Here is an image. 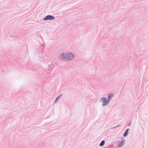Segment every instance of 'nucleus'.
Returning <instances> with one entry per match:
<instances>
[{
    "label": "nucleus",
    "mask_w": 148,
    "mask_h": 148,
    "mask_svg": "<svg viewBox=\"0 0 148 148\" xmlns=\"http://www.w3.org/2000/svg\"><path fill=\"white\" fill-rule=\"evenodd\" d=\"M74 57L73 54L71 53H62V55H60V58L61 59H66L68 60L72 59Z\"/></svg>",
    "instance_id": "f257e3e1"
},
{
    "label": "nucleus",
    "mask_w": 148,
    "mask_h": 148,
    "mask_svg": "<svg viewBox=\"0 0 148 148\" xmlns=\"http://www.w3.org/2000/svg\"><path fill=\"white\" fill-rule=\"evenodd\" d=\"M101 100L103 101V106L107 105L109 102V101H108L107 99L105 97L102 98Z\"/></svg>",
    "instance_id": "f03ea898"
},
{
    "label": "nucleus",
    "mask_w": 148,
    "mask_h": 148,
    "mask_svg": "<svg viewBox=\"0 0 148 148\" xmlns=\"http://www.w3.org/2000/svg\"><path fill=\"white\" fill-rule=\"evenodd\" d=\"M54 17L51 15H48L44 19V20H52L54 19Z\"/></svg>",
    "instance_id": "7ed1b4c3"
},
{
    "label": "nucleus",
    "mask_w": 148,
    "mask_h": 148,
    "mask_svg": "<svg viewBox=\"0 0 148 148\" xmlns=\"http://www.w3.org/2000/svg\"><path fill=\"white\" fill-rule=\"evenodd\" d=\"M125 142V140H123L120 143H119L118 145V146L119 147H121L122 146L123 144H124Z\"/></svg>",
    "instance_id": "20e7f679"
},
{
    "label": "nucleus",
    "mask_w": 148,
    "mask_h": 148,
    "mask_svg": "<svg viewBox=\"0 0 148 148\" xmlns=\"http://www.w3.org/2000/svg\"><path fill=\"white\" fill-rule=\"evenodd\" d=\"M113 96V95L112 94H109L108 96V99L109 100H110V99Z\"/></svg>",
    "instance_id": "39448f33"
},
{
    "label": "nucleus",
    "mask_w": 148,
    "mask_h": 148,
    "mask_svg": "<svg viewBox=\"0 0 148 148\" xmlns=\"http://www.w3.org/2000/svg\"><path fill=\"white\" fill-rule=\"evenodd\" d=\"M128 129H127L126 130L125 132V133L124 134V136H125L127 135L128 132Z\"/></svg>",
    "instance_id": "423d86ee"
},
{
    "label": "nucleus",
    "mask_w": 148,
    "mask_h": 148,
    "mask_svg": "<svg viewBox=\"0 0 148 148\" xmlns=\"http://www.w3.org/2000/svg\"><path fill=\"white\" fill-rule=\"evenodd\" d=\"M105 144V141L104 140H103L102 141L101 143H100V144L99 145L100 146H102L103 145Z\"/></svg>",
    "instance_id": "0eeeda50"
},
{
    "label": "nucleus",
    "mask_w": 148,
    "mask_h": 148,
    "mask_svg": "<svg viewBox=\"0 0 148 148\" xmlns=\"http://www.w3.org/2000/svg\"><path fill=\"white\" fill-rule=\"evenodd\" d=\"M60 96H59V97H58V98H57L56 99V100L55 102H56V101H57V100L58 99H59V98H60Z\"/></svg>",
    "instance_id": "6e6552de"
}]
</instances>
